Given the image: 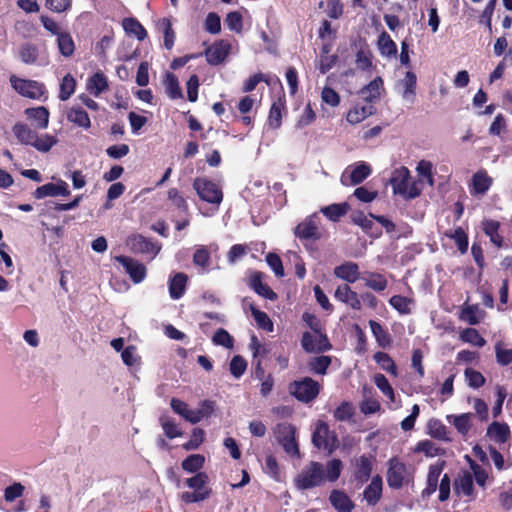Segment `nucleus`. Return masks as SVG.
I'll return each mask as SVG.
<instances>
[{
    "label": "nucleus",
    "instance_id": "obj_7",
    "mask_svg": "<svg viewBox=\"0 0 512 512\" xmlns=\"http://www.w3.org/2000/svg\"><path fill=\"white\" fill-rule=\"evenodd\" d=\"M193 188L196 190L199 198L207 203L220 204L222 202V190L216 183L209 179L196 178L193 181Z\"/></svg>",
    "mask_w": 512,
    "mask_h": 512
},
{
    "label": "nucleus",
    "instance_id": "obj_23",
    "mask_svg": "<svg viewBox=\"0 0 512 512\" xmlns=\"http://www.w3.org/2000/svg\"><path fill=\"white\" fill-rule=\"evenodd\" d=\"M188 276L183 272L176 273L169 279V294L174 300L180 299L187 287Z\"/></svg>",
    "mask_w": 512,
    "mask_h": 512
},
{
    "label": "nucleus",
    "instance_id": "obj_4",
    "mask_svg": "<svg viewBox=\"0 0 512 512\" xmlns=\"http://www.w3.org/2000/svg\"><path fill=\"white\" fill-rule=\"evenodd\" d=\"M321 390V385L310 377L291 382L288 386L289 393L302 403L314 401Z\"/></svg>",
    "mask_w": 512,
    "mask_h": 512
},
{
    "label": "nucleus",
    "instance_id": "obj_15",
    "mask_svg": "<svg viewBox=\"0 0 512 512\" xmlns=\"http://www.w3.org/2000/svg\"><path fill=\"white\" fill-rule=\"evenodd\" d=\"M33 195L36 199H43L45 197L68 196L70 191L68 190L67 183L60 181L57 184L47 183L36 188Z\"/></svg>",
    "mask_w": 512,
    "mask_h": 512
},
{
    "label": "nucleus",
    "instance_id": "obj_20",
    "mask_svg": "<svg viewBox=\"0 0 512 512\" xmlns=\"http://www.w3.org/2000/svg\"><path fill=\"white\" fill-rule=\"evenodd\" d=\"M409 178L410 171L407 167L401 166L400 168L395 169L390 179L393 192L395 194L405 195L409 184Z\"/></svg>",
    "mask_w": 512,
    "mask_h": 512
},
{
    "label": "nucleus",
    "instance_id": "obj_13",
    "mask_svg": "<svg viewBox=\"0 0 512 512\" xmlns=\"http://www.w3.org/2000/svg\"><path fill=\"white\" fill-rule=\"evenodd\" d=\"M294 235L301 241L319 240L321 238V232L317 224V217L315 215L306 217L295 227Z\"/></svg>",
    "mask_w": 512,
    "mask_h": 512
},
{
    "label": "nucleus",
    "instance_id": "obj_24",
    "mask_svg": "<svg viewBox=\"0 0 512 512\" xmlns=\"http://www.w3.org/2000/svg\"><path fill=\"white\" fill-rule=\"evenodd\" d=\"M354 224L360 226L363 231L371 237L378 238L382 235V231L375 226L372 220L368 219L362 211L355 212L351 215Z\"/></svg>",
    "mask_w": 512,
    "mask_h": 512
},
{
    "label": "nucleus",
    "instance_id": "obj_2",
    "mask_svg": "<svg viewBox=\"0 0 512 512\" xmlns=\"http://www.w3.org/2000/svg\"><path fill=\"white\" fill-rule=\"evenodd\" d=\"M208 483L209 477L205 472H198L192 477L187 478L185 485L194 491L183 492L180 496L181 501L185 504H192L208 499L212 493V489L207 486Z\"/></svg>",
    "mask_w": 512,
    "mask_h": 512
},
{
    "label": "nucleus",
    "instance_id": "obj_44",
    "mask_svg": "<svg viewBox=\"0 0 512 512\" xmlns=\"http://www.w3.org/2000/svg\"><path fill=\"white\" fill-rule=\"evenodd\" d=\"M205 457L201 454H191L182 463V469L189 473H198L203 468Z\"/></svg>",
    "mask_w": 512,
    "mask_h": 512
},
{
    "label": "nucleus",
    "instance_id": "obj_34",
    "mask_svg": "<svg viewBox=\"0 0 512 512\" xmlns=\"http://www.w3.org/2000/svg\"><path fill=\"white\" fill-rule=\"evenodd\" d=\"M249 309L259 329L266 332H273L274 324L267 313L259 310L253 303L249 304Z\"/></svg>",
    "mask_w": 512,
    "mask_h": 512
},
{
    "label": "nucleus",
    "instance_id": "obj_35",
    "mask_svg": "<svg viewBox=\"0 0 512 512\" xmlns=\"http://www.w3.org/2000/svg\"><path fill=\"white\" fill-rule=\"evenodd\" d=\"M500 223L496 220H485L483 222V231L490 238V241L498 248L503 246L504 239L499 234Z\"/></svg>",
    "mask_w": 512,
    "mask_h": 512
},
{
    "label": "nucleus",
    "instance_id": "obj_63",
    "mask_svg": "<svg viewBox=\"0 0 512 512\" xmlns=\"http://www.w3.org/2000/svg\"><path fill=\"white\" fill-rule=\"evenodd\" d=\"M204 441V430L201 428H194L191 438L182 445L186 451L197 449Z\"/></svg>",
    "mask_w": 512,
    "mask_h": 512
},
{
    "label": "nucleus",
    "instance_id": "obj_36",
    "mask_svg": "<svg viewBox=\"0 0 512 512\" xmlns=\"http://www.w3.org/2000/svg\"><path fill=\"white\" fill-rule=\"evenodd\" d=\"M123 28L127 34L134 35L139 41H143L147 37L146 29L136 18H125Z\"/></svg>",
    "mask_w": 512,
    "mask_h": 512
},
{
    "label": "nucleus",
    "instance_id": "obj_31",
    "mask_svg": "<svg viewBox=\"0 0 512 512\" xmlns=\"http://www.w3.org/2000/svg\"><path fill=\"white\" fill-rule=\"evenodd\" d=\"M369 326L377 344L380 347L387 348L391 346L392 338L387 329L375 320H370Z\"/></svg>",
    "mask_w": 512,
    "mask_h": 512
},
{
    "label": "nucleus",
    "instance_id": "obj_38",
    "mask_svg": "<svg viewBox=\"0 0 512 512\" xmlns=\"http://www.w3.org/2000/svg\"><path fill=\"white\" fill-rule=\"evenodd\" d=\"M445 236L452 239L455 242L461 254H465L468 251V235L462 227H457L453 231H446Z\"/></svg>",
    "mask_w": 512,
    "mask_h": 512
},
{
    "label": "nucleus",
    "instance_id": "obj_60",
    "mask_svg": "<svg viewBox=\"0 0 512 512\" xmlns=\"http://www.w3.org/2000/svg\"><path fill=\"white\" fill-rule=\"evenodd\" d=\"M160 422L165 435L169 439H174L183 435V432L179 429L174 420L161 417Z\"/></svg>",
    "mask_w": 512,
    "mask_h": 512
},
{
    "label": "nucleus",
    "instance_id": "obj_64",
    "mask_svg": "<svg viewBox=\"0 0 512 512\" xmlns=\"http://www.w3.org/2000/svg\"><path fill=\"white\" fill-rule=\"evenodd\" d=\"M496 361L501 366H507L512 363V349H504L499 342L495 345Z\"/></svg>",
    "mask_w": 512,
    "mask_h": 512
},
{
    "label": "nucleus",
    "instance_id": "obj_22",
    "mask_svg": "<svg viewBox=\"0 0 512 512\" xmlns=\"http://www.w3.org/2000/svg\"><path fill=\"white\" fill-rule=\"evenodd\" d=\"M286 108V98L285 94L282 91V94L278 97L276 101H274L269 110L268 122L269 125L277 129L282 124V112Z\"/></svg>",
    "mask_w": 512,
    "mask_h": 512
},
{
    "label": "nucleus",
    "instance_id": "obj_50",
    "mask_svg": "<svg viewBox=\"0 0 512 512\" xmlns=\"http://www.w3.org/2000/svg\"><path fill=\"white\" fill-rule=\"evenodd\" d=\"M371 171H372L371 167L368 164H366L364 162L359 163L351 171V174H350L351 184L358 185V184L362 183L366 178L369 177V175L371 174Z\"/></svg>",
    "mask_w": 512,
    "mask_h": 512
},
{
    "label": "nucleus",
    "instance_id": "obj_52",
    "mask_svg": "<svg viewBox=\"0 0 512 512\" xmlns=\"http://www.w3.org/2000/svg\"><path fill=\"white\" fill-rule=\"evenodd\" d=\"M166 93L171 99L183 97L177 77L173 73H167L165 78Z\"/></svg>",
    "mask_w": 512,
    "mask_h": 512
},
{
    "label": "nucleus",
    "instance_id": "obj_29",
    "mask_svg": "<svg viewBox=\"0 0 512 512\" xmlns=\"http://www.w3.org/2000/svg\"><path fill=\"white\" fill-rule=\"evenodd\" d=\"M12 131L14 136L21 144L32 146L34 141H36L37 132L32 130L26 124L16 123L13 126Z\"/></svg>",
    "mask_w": 512,
    "mask_h": 512
},
{
    "label": "nucleus",
    "instance_id": "obj_45",
    "mask_svg": "<svg viewBox=\"0 0 512 512\" xmlns=\"http://www.w3.org/2000/svg\"><path fill=\"white\" fill-rule=\"evenodd\" d=\"M332 359L330 356L321 355L310 359L308 362L309 370L315 374L325 375L327 369L331 365Z\"/></svg>",
    "mask_w": 512,
    "mask_h": 512
},
{
    "label": "nucleus",
    "instance_id": "obj_27",
    "mask_svg": "<svg viewBox=\"0 0 512 512\" xmlns=\"http://www.w3.org/2000/svg\"><path fill=\"white\" fill-rule=\"evenodd\" d=\"M487 435L498 443H506L510 438V428L506 423L492 422L487 428Z\"/></svg>",
    "mask_w": 512,
    "mask_h": 512
},
{
    "label": "nucleus",
    "instance_id": "obj_16",
    "mask_svg": "<svg viewBox=\"0 0 512 512\" xmlns=\"http://www.w3.org/2000/svg\"><path fill=\"white\" fill-rule=\"evenodd\" d=\"M334 297L354 310H360L362 307L358 294L348 284L339 285L335 290Z\"/></svg>",
    "mask_w": 512,
    "mask_h": 512
},
{
    "label": "nucleus",
    "instance_id": "obj_26",
    "mask_svg": "<svg viewBox=\"0 0 512 512\" xmlns=\"http://www.w3.org/2000/svg\"><path fill=\"white\" fill-rule=\"evenodd\" d=\"M427 434L433 439L450 442L448 428L437 418H431L427 422Z\"/></svg>",
    "mask_w": 512,
    "mask_h": 512
},
{
    "label": "nucleus",
    "instance_id": "obj_54",
    "mask_svg": "<svg viewBox=\"0 0 512 512\" xmlns=\"http://www.w3.org/2000/svg\"><path fill=\"white\" fill-rule=\"evenodd\" d=\"M383 84L381 77H376L362 89V94L369 101L376 100L380 97V88Z\"/></svg>",
    "mask_w": 512,
    "mask_h": 512
},
{
    "label": "nucleus",
    "instance_id": "obj_21",
    "mask_svg": "<svg viewBox=\"0 0 512 512\" xmlns=\"http://www.w3.org/2000/svg\"><path fill=\"white\" fill-rule=\"evenodd\" d=\"M492 183L493 180L486 170L477 171L472 176L471 194L484 195L490 189Z\"/></svg>",
    "mask_w": 512,
    "mask_h": 512
},
{
    "label": "nucleus",
    "instance_id": "obj_8",
    "mask_svg": "<svg viewBox=\"0 0 512 512\" xmlns=\"http://www.w3.org/2000/svg\"><path fill=\"white\" fill-rule=\"evenodd\" d=\"M312 443L318 449L332 452L338 446V438L334 432L330 431L328 424L320 420L312 434Z\"/></svg>",
    "mask_w": 512,
    "mask_h": 512
},
{
    "label": "nucleus",
    "instance_id": "obj_43",
    "mask_svg": "<svg viewBox=\"0 0 512 512\" xmlns=\"http://www.w3.org/2000/svg\"><path fill=\"white\" fill-rule=\"evenodd\" d=\"M389 304L401 315H408L411 313V305L414 304V299L402 295H394L389 299Z\"/></svg>",
    "mask_w": 512,
    "mask_h": 512
},
{
    "label": "nucleus",
    "instance_id": "obj_3",
    "mask_svg": "<svg viewBox=\"0 0 512 512\" xmlns=\"http://www.w3.org/2000/svg\"><path fill=\"white\" fill-rule=\"evenodd\" d=\"M376 458L372 454H362L351 461L350 482L360 489L371 478Z\"/></svg>",
    "mask_w": 512,
    "mask_h": 512
},
{
    "label": "nucleus",
    "instance_id": "obj_25",
    "mask_svg": "<svg viewBox=\"0 0 512 512\" xmlns=\"http://www.w3.org/2000/svg\"><path fill=\"white\" fill-rule=\"evenodd\" d=\"M334 275L348 283H354L359 278V267L357 263L346 262L334 269Z\"/></svg>",
    "mask_w": 512,
    "mask_h": 512
},
{
    "label": "nucleus",
    "instance_id": "obj_39",
    "mask_svg": "<svg viewBox=\"0 0 512 512\" xmlns=\"http://www.w3.org/2000/svg\"><path fill=\"white\" fill-rule=\"evenodd\" d=\"M87 89L90 90L95 96L100 95L108 89V81L104 73H94L87 82Z\"/></svg>",
    "mask_w": 512,
    "mask_h": 512
},
{
    "label": "nucleus",
    "instance_id": "obj_42",
    "mask_svg": "<svg viewBox=\"0 0 512 512\" xmlns=\"http://www.w3.org/2000/svg\"><path fill=\"white\" fill-rule=\"evenodd\" d=\"M378 48L384 56L395 57L397 55V45L386 31H383L378 37Z\"/></svg>",
    "mask_w": 512,
    "mask_h": 512
},
{
    "label": "nucleus",
    "instance_id": "obj_51",
    "mask_svg": "<svg viewBox=\"0 0 512 512\" xmlns=\"http://www.w3.org/2000/svg\"><path fill=\"white\" fill-rule=\"evenodd\" d=\"M415 452L424 453L427 457L443 455L444 450L437 447L431 440H421L416 444Z\"/></svg>",
    "mask_w": 512,
    "mask_h": 512
},
{
    "label": "nucleus",
    "instance_id": "obj_40",
    "mask_svg": "<svg viewBox=\"0 0 512 512\" xmlns=\"http://www.w3.org/2000/svg\"><path fill=\"white\" fill-rule=\"evenodd\" d=\"M57 46L59 52L64 57H70L74 54L75 43L69 32L63 31L57 36Z\"/></svg>",
    "mask_w": 512,
    "mask_h": 512
},
{
    "label": "nucleus",
    "instance_id": "obj_14",
    "mask_svg": "<svg viewBox=\"0 0 512 512\" xmlns=\"http://www.w3.org/2000/svg\"><path fill=\"white\" fill-rule=\"evenodd\" d=\"M454 491L458 496L467 497L469 501L476 498L474 489L473 475L467 470H463L454 480Z\"/></svg>",
    "mask_w": 512,
    "mask_h": 512
},
{
    "label": "nucleus",
    "instance_id": "obj_18",
    "mask_svg": "<svg viewBox=\"0 0 512 512\" xmlns=\"http://www.w3.org/2000/svg\"><path fill=\"white\" fill-rule=\"evenodd\" d=\"M383 480L380 475L372 477L371 482L363 491V498L370 506H375L382 497Z\"/></svg>",
    "mask_w": 512,
    "mask_h": 512
},
{
    "label": "nucleus",
    "instance_id": "obj_10",
    "mask_svg": "<svg viewBox=\"0 0 512 512\" xmlns=\"http://www.w3.org/2000/svg\"><path fill=\"white\" fill-rule=\"evenodd\" d=\"M115 260L124 267L133 283H141L146 278L147 269L138 260L124 255L116 256Z\"/></svg>",
    "mask_w": 512,
    "mask_h": 512
},
{
    "label": "nucleus",
    "instance_id": "obj_46",
    "mask_svg": "<svg viewBox=\"0 0 512 512\" xmlns=\"http://www.w3.org/2000/svg\"><path fill=\"white\" fill-rule=\"evenodd\" d=\"M365 286L376 291L382 292L387 288L388 281L383 274L370 272L367 274V277L364 278Z\"/></svg>",
    "mask_w": 512,
    "mask_h": 512
},
{
    "label": "nucleus",
    "instance_id": "obj_9",
    "mask_svg": "<svg viewBox=\"0 0 512 512\" xmlns=\"http://www.w3.org/2000/svg\"><path fill=\"white\" fill-rule=\"evenodd\" d=\"M126 246L132 253L148 254L153 257H155L160 251L159 246L142 234H132L128 236L126 239Z\"/></svg>",
    "mask_w": 512,
    "mask_h": 512
},
{
    "label": "nucleus",
    "instance_id": "obj_58",
    "mask_svg": "<svg viewBox=\"0 0 512 512\" xmlns=\"http://www.w3.org/2000/svg\"><path fill=\"white\" fill-rule=\"evenodd\" d=\"M374 383L376 387L385 395L387 396L391 401H394L395 399V393L394 389L390 385L388 379L385 377V375L378 373L374 376Z\"/></svg>",
    "mask_w": 512,
    "mask_h": 512
},
{
    "label": "nucleus",
    "instance_id": "obj_30",
    "mask_svg": "<svg viewBox=\"0 0 512 512\" xmlns=\"http://www.w3.org/2000/svg\"><path fill=\"white\" fill-rule=\"evenodd\" d=\"M472 417V413H462L460 415H448L447 420L455 427L458 433L465 436L472 427Z\"/></svg>",
    "mask_w": 512,
    "mask_h": 512
},
{
    "label": "nucleus",
    "instance_id": "obj_6",
    "mask_svg": "<svg viewBox=\"0 0 512 512\" xmlns=\"http://www.w3.org/2000/svg\"><path fill=\"white\" fill-rule=\"evenodd\" d=\"M12 88L21 96L30 99H40L46 92L44 84L30 79L11 75L9 78Z\"/></svg>",
    "mask_w": 512,
    "mask_h": 512
},
{
    "label": "nucleus",
    "instance_id": "obj_11",
    "mask_svg": "<svg viewBox=\"0 0 512 512\" xmlns=\"http://www.w3.org/2000/svg\"><path fill=\"white\" fill-rule=\"evenodd\" d=\"M406 466L397 457L388 461L387 483L390 488L400 489L403 487L406 478Z\"/></svg>",
    "mask_w": 512,
    "mask_h": 512
},
{
    "label": "nucleus",
    "instance_id": "obj_41",
    "mask_svg": "<svg viewBox=\"0 0 512 512\" xmlns=\"http://www.w3.org/2000/svg\"><path fill=\"white\" fill-rule=\"evenodd\" d=\"M404 90L402 93V97L404 99L414 101L416 95V87H417V76L412 71H407L404 79L401 81Z\"/></svg>",
    "mask_w": 512,
    "mask_h": 512
},
{
    "label": "nucleus",
    "instance_id": "obj_28",
    "mask_svg": "<svg viewBox=\"0 0 512 512\" xmlns=\"http://www.w3.org/2000/svg\"><path fill=\"white\" fill-rule=\"evenodd\" d=\"M27 117L35 122L39 129H46L49 124V110L44 106L36 108H27L25 110Z\"/></svg>",
    "mask_w": 512,
    "mask_h": 512
},
{
    "label": "nucleus",
    "instance_id": "obj_5",
    "mask_svg": "<svg viewBox=\"0 0 512 512\" xmlns=\"http://www.w3.org/2000/svg\"><path fill=\"white\" fill-rule=\"evenodd\" d=\"M274 434L283 447L284 451L290 456H300L299 446L296 440V427L290 423H278L274 428Z\"/></svg>",
    "mask_w": 512,
    "mask_h": 512
},
{
    "label": "nucleus",
    "instance_id": "obj_32",
    "mask_svg": "<svg viewBox=\"0 0 512 512\" xmlns=\"http://www.w3.org/2000/svg\"><path fill=\"white\" fill-rule=\"evenodd\" d=\"M349 204L347 202L334 203L321 208V213L326 216L329 220L337 222L341 217L347 214L349 210Z\"/></svg>",
    "mask_w": 512,
    "mask_h": 512
},
{
    "label": "nucleus",
    "instance_id": "obj_62",
    "mask_svg": "<svg viewBox=\"0 0 512 512\" xmlns=\"http://www.w3.org/2000/svg\"><path fill=\"white\" fill-rule=\"evenodd\" d=\"M225 24L234 32L241 33L243 29V18L238 11L229 12L225 18Z\"/></svg>",
    "mask_w": 512,
    "mask_h": 512
},
{
    "label": "nucleus",
    "instance_id": "obj_61",
    "mask_svg": "<svg viewBox=\"0 0 512 512\" xmlns=\"http://www.w3.org/2000/svg\"><path fill=\"white\" fill-rule=\"evenodd\" d=\"M355 64L361 71L370 70L372 67V53L369 50L360 49L356 53Z\"/></svg>",
    "mask_w": 512,
    "mask_h": 512
},
{
    "label": "nucleus",
    "instance_id": "obj_37",
    "mask_svg": "<svg viewBox=\"0 0 512 512\" xmlns=\"http://www.w3.org/2000/svg\"><path fill=\"white\" fill-rule=\"evenodd\" d=\"M19 57L21 61L27 65L36 64L39 57L37 45L30 42L22 44L19 48Z\"/></svg>",
    "mask_w": 512,
    "mask_h": 512
},
{
    "label": "nucleus",
    "instance_id": "obj_55",
    "mask_svg": "<svg viewBox=\"0 0 512 512\" xmlns=\"http://www.w3.org/2000/svg\"><path fill=\"white\" fill-rule=\"evenodd\" d=\"M343 465L340 459H332L328 461L326 469H325V480L327 479L330 482H335L341 475Z\"/></svg>",
    "mask_w": 512,
    "mask_h": 512
},
{
    "label": "nucleus",
    "instance_id": "obj_47",
    "mask_svg": "<svg viewBox=\"0 0 512 512\" xmlns=\"http://www.w3.org/2000/svg\"><path fill=\"white\" fill-rule=\"evenodd\" d=\"M373 358L383 370L393 376H397V366L388 353L379 351L374 354Z\"/></svg>",
    "mask_w": 512,
    "mask_h": 512
},
{
    "label": "nucleus",
    "instance_id": "obj_17",
    "mask_svg": "<svg viewBox=\"0 0 512 512\" xmlns=\"http://www.w3.org/2000/svg\"><path fill=\"white\" fill-rule=\"evenodd\" d=\"M262 280V272H253L249 277L250 288H252L259 296L271 301H275L278 298L277 294L267 284H264Z\"/></svg>",
    "mask_w": 512,
    "mask_h": 512
},
{
    "label": "nucleus",
    "instance_id": "obj_57",
    "mask_svg": "<svg viewBox=\"0 0 512 512\" xmlns=\"http://www.w3.org/2000/svg\"><path fill=\"white\" fill-rule=\"evenodd\" d=\"M73 0H45V7L57 14L66 13L71 10Z\"/></svg>",
    "mask_w": 512,
    "mask_h": 512
},
{
    "label": "nucleus",
    "instance_id": "obj_53",
    "mask_svg": "<svg viewBox=\"0 0 512 512\" xmlns=\"http://www.w3.org/2000/svg\"><path fill=\"white\" fill-rule=\"evenodd\" d=\"M355 414V408L349 401H343L335 410L334 418L337 421H349Z\"/></svg>",
    "mask_w": 512,
    "mask_h": 512
},
{
    "label": "nucleus",
    "instance_id": "obj_12",
    "mask_svg": "<svg viewBox=\"0 0 512 512\" xmlns=\"http://www.w3.org/2000/svg\"><path fill=\"white\" fill-rule=\"evenodd\" d=\"M231 51L229 41L221 39L215 41L211 46L205 49L204 55L207 62L212 66H217L225 61Z\"/></svg>",
    "mask_w": 512,
    "mask_h": 512
},
{
    "label": "nucleus",
    "instance_id": "obj_56",
    "mask_svg": "<svg viewBox=\"0 0 512 512\" xmlns=\"http://www.w3.org/2000/svg\"><path fill=\"white\" fill-rule=\"evenodd\" d=\"M57 143V138L50 134L36 135L33 147L40 152H48Z\"/></svg>",
    "mask_w": 512,
    "mask_h": 512
},
{
    "label": "nucleus",
    "instance_id": "obj_49",
    "mask_svg": "<svg viewBox=\"0 0 512 512\" xmlns=\"http://www.w3.org/2000/svg\"><path fill=\"white\" fill-rule=\"evenodd\" d=\"M460 339L463 342L470 343L476 347H483L486 344V340L475 328H465L464 330H462L460 332Z\"/></svg>",
    "mask_w": 512,
    "mask_h": 512
},
{
    "label": "nucleus",
    "instance_id": "obj_59",
    "mask_svg": "<svg viewBox=\"0 0 512 512\" xmlns=\"http://www.w3.org/2000/svg\"><path fill=\"white\" fill-rule=\"evenodd\" d=\"M168 199L172 202V204L181 212L187 214L189 211V206L187 204L186 199L180 194L177 188H170L168 190Z\"/></svg>",
    "mask_w": 512,
    "mask_h": 512
},
{
    "label": "nucleus",
    "instance_id": "obj_48",
    "mask_svg": "<svg viewBox=\"0 0 512 512\" xmlns=\"http://www.w3.org/2000/svg\"><path fill=\"white\" fill-rule=\"evenodd\" d=\"M76 88V80L75 78L70 74H66L61 83H60V91H59V99L61 101L68 100L71 95L75 92Z\"/></svg>",
    "mask_w": 512,
    "mask_h": 512
},
{
    "label": "nucleus",
    "instance_id": "obj_1",
    "mask_svg": "<svg viewBox=\"0 0 512 512\" xmlns=\"http://www.w3.org/2000/svg\"><path fill=\"white\" fill-rule=\"evenodd\" d=\"M299 491L320 487L325 483V467L322 463L311 461L293 480Z\"/></svg>",
    "mask_w": 512,
    "mask_h": 512
},
{
    "label": "nucleus",
    "instance_id": "obj_19",
    "mask_svg": "<svg viewBox=\"0 0 512 512\" xmlns=\"http://www.w3.org/2000/svg\"><path fill=\"white\" fill-rule=\"evenodd\" d=\"M329 502L338 512H352L355 508V504L351 498L343 490L339 489H333L331 491Z\"/></svg>",
    "mask_w": 512,
    "mask_h": 512
},
{
    "label": "nucleus",
    "instance_id": "obj_33",
    "mask_svg": "<svg viewBox=\"0 0 512 512\" xmlns=\"http://www.w3.org/2000/svg\"><path fill=\"white\" fill-rule=\"evenodd\" d=\"M67 119L84 129H88L91 126L90 117L81 106L72 107L67 114Z\"/></svg>",
    "mask_w": 512,
    "mask_h": 512
}]
</instances>
